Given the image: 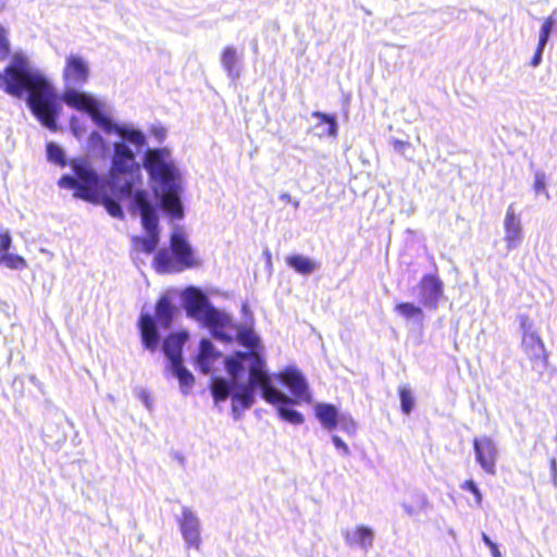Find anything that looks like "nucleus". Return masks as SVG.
Returning a JSON list of instances; mask_svg holds the SVG:
<instances>
[{
  "label": "nucleus",
  "mask_w": 557,
  "mask_h": 557,
  "mask_svg": "<svg viewBox=\"0 0 557 557\" xmlns=\"http://www.w3.org/2000/svg\"><path fill=\"white\" fill-rule=\"evenodd\" d=\"M237 338L243 346L250 349H255L259 345V338L251 330L239 332Z\"/></svg>",
  "instance_id": "nucleus-39"
},
{
  "label": "nucleus",
  "mask_w": 557,
  "mask_h": 557,
  "mask_svg": "<svg viewBox=\"0 0 557 557\" xmlns=\"http://www.w3.org/2000/svg\"><path fill=\"white\" fill-rule=\"evenodd\" d=\"M178 524L187 545L198 549L201 543V539L199 521L197 517L189 509L184 508Z\"/></svg>",
  "instance_id": "nucleus-15"
},
{
  "label": "nucleus",
  "mask_w": 557,
  "mask_h": 557,
  "mask_svg": "<svg viewBox=\"0 0 557 557\" xmlns=\"http://www.w3.org/2000/svg\"><path fill=\"white\" fill-rule=\"evenodd\" d=\"M221 357V352H219L210 339L202 338L199 342V352L196 357V362L199 367V370L203 374H209L211 372L212 366L216 359Z\"/></svg>",
  "instance_id": "nucleus-18"
},
{
  "label": "nucleus",
  "mask_w": 557,
  "mask_h": 557,
  "mask_svg": "<svg viewBox=\"0 0 557 557\" xmlns=\"http://www.w3.org/2000/svg\"><path fill=\"white\" fill-rule=\"evenodd\" d=\"M98 203H102L111 216L121 219V220L124 219V213H123V210H122L120 203L117 201L113 200L112 198H110L109 196H101V197L99 196Z\"/></svg>",
  "instance_id": "nucleus-37"
},
{
  "label": "nucleus",
  "mask_w": 557,
  "mask_h": 557,
  "mask_svg": "<svg viewBox=\"0 0 557 557\" xmlns=\"http://www.w3.org/2000/svg\"><path fill=\"white\" fill-rule=\"evenodd\" d=\"M475 460L481 468L491 475L496 472L498 449L495 442L488 436L475 437L473 440Z\"/></svg>",
  "instance_id": "nucleus-7"
},
{
  "label": "nucleus",
  "mask_w": 557,
  "mask_h": 557,
  "mask_svg": "<svg viewBox=\"0 0 557 557\" xmlns=\"http://www.w3.org/2000/svg\"><path fill=\"white\" fill-rule=\"evenodd\" d=\"M166 149H148L144 156V166L151 181L160 186L178 180L175 166L166 160Z\"/></svg>",
  "instance_id": "nucleus-6"
},
{
  "label": "nucleus",
  "mask_w": 557,
  "mask_h": 557,
  "mask_svg": "<svg viewBox=\"0 0 557 557\" xmlns=\"http://www.w3.org/2000/svg\"><path fill=\"white\" fill-rule=\"evenodd\" d=\"M550 469L554 473H557V460L555 458L550 459Z\"/></svg>",
  "instance_id": "nucleus-50"
},
{
  "label": "nucleus",
  "mask_w": 557,
  "mask_h": 557,
  "mask_svg": "<svg viewBox=\"0 0 557 557\" xmlns=\"http://www.w3.org/2000/svg\"><path fill=\"white\" fill-rule=\"evenodd\" d=\"M252 352L255 351H236L233 356L225 359V369L233 381L239 376L243 370V361L247 359L251 361Z\"/></svg>",
  "instance_id": "nucleus-29"
},
{
  "label": "nucleus",
  "mask_w": 557,
  "mask_h": 557,
  "mask_svg": "<svg viewBox=\"0 0 557 557\" xmlns=\"http://www.w3.org/2000/svg\"><path fill=\"white\" fill-rule=\"evenodd\" d=\"M420 300L422 306L436 310L444 294V284L438 275L424 274L419 282Z\"/></svg>",
  "instance_id": "nucleus-8"
},
{
  "label": "nucleus",
  "mask_w": 557,
  "mask_h": 557,
  "mask_svg": "<svg viewBox=\"0 0 557 557\" xmlns=\"http://www.w3.org/2000/svg\"><path fill=\"white\" fill-rule=\"evenodd\" d=\"M0 264H3L11 270H23L27 267V262L24 257L10 253L9 251L0 252Z\"/></svg>",
  "instance_id": "nucleus-32"
},
{
  "label": "nucleus",
  "mask_w": 557,
  "mask_h": 557,
  "mask_svg": "<svg viewBox=\"0 0 557 557\" xmlns=\"http://www.w3.org/2000/svg\"><path fill=\"white\" fill-rule=\"evenodd\" d=\"M172 370L180 381L182 387L189 388L195 383L194 375L184 367L183 360L171 363Z\"/></svg>",
  "instance_id": "nucleus-34"
},
{
  "label": "nucleus",
  "mask_w": 557,
  "mask_h": 557,
  "mask_svg": "<svg viewBox=\"0 0 557 557\" xmlns=\"http://www.w3.org/2000/svg\"><path fill=\"white\" fill-rule=\"evenodd\" d=\"M392 144L394 149L401 154H405L406 149L411 147V144L409 141H404L399 139H394Z\"/></svg>",
  "instance_id": "nucleus-46"
},
{
  "label": "nucleus",
  "mask_w": 557,
  "mask_h": 557,
  "mask_svg": "<svg viewBox=\"0 0 557 557\" xmlns=\"http://www.w3.org/2000/svg\"><path fill=\"white\" fill-rule=\"evenodd\" d=\"M394 310L406 320H417L421 323L424 320V312L422 308L410 301L396 304Z\"/></svg>",
  "instance_id": "nucleus-30"
},
{
  "label": "nucleus",
  "mask_w": 557,
  "mask_h": 557,
  "mask_svg": "<svg viewBox=\"0 0 557 557\" xmlns=\"http://www.w3.org/2000/svg\"><path fill=\"white\" fill-rule=\"evenodd\" d=\"M47 153L49 160L59 163L64 164V153L63 150L55 144L50 143L47 146Z\"/></svg>",
  "instance_id": "nucleus-41"
},
{
  "label": "nucleus",
  "mask_w": 557,
  "mask_h": 557,
  "mask_svg": "<svg viewBox=\"0 0 557 557\" xmlns=\"http://www.w3.org/2000/svg\"><path fill=\"white\" fill-rule=\"evenodd\" d=\"M10 54V44L8 40L7 30L0 25V61L8 58Z\"/></svg>",
  "instance_id": "nucleus-42"
},
{
  "label": "nucleus",
  "mask_w": 557,
  "mask_h": 557,
  "mask_svg": "<svg viewBox=\"0 0 557 557\" xmlns=\"http://www.w3.org/2000/svg\"><path fill=\"white\" fill-rule=\"evenodd\" d=\"M188 339L186 331H180L169 334L163 341V351L170 359L171 363L183 360V347Z\"/></svg>",
  "instance_id": "nucleus-16"
},
{
  "label": "nucleus",
  "mask_w": 557,
  "mask_h": 557,
  "mask_svg": "<svg viewBox=\"0 0 557 557\" xmlns=\"http://www.w3.org/2000/svg\"><path fill=\"white\" fill-rule=\"evenodd\" d=\"M62 75L67 85L82 86L88 81V64L82 57L71 54L65 59Z\"/></svg>",
  "instance_id": "nucleus-10"
},
{
  "label": "nucleus",
  "mask_w": 557,
  "mask_h": 557,
  "mask_svg": "<svg viewBox=\"0 0 557 557\" xmlns=\"http://www.w3.org/2000/svg\"><path fill=\"white\" fill-rule=\"evenodd\" d=\"M401 412L408 416L414 407V397L408 385H401L398 388Z\"/></svg>",
  "instance_id": "nucleus-35"
},
{
  "label": "nucleus",
  "mask_w": 557,
  "mask_h": 557,
  "mask_svg": "<svg viewBox=\"0 0 557 557\" xmlns=\"http://www.w3.org/2000/svg\"><path fill=\"white\" fill-rule=\"evenodd\" d=\"M0 89L17 99L27 94L26 103L37 121L52 132L58 129L60 97L49 79L32 69L24 57L15 55L0 72Z\"/></svg>",
  "instance_id": "nucleus-1"
},
{
  "label": "nucleus",
  "mask_w": 557,
  "mask_h": 557,
  "mask_svg": "<svg viewBox=\"0 0 557 557\" xmlns=\"http://www.w3.org/2000/svg\"><path fill=\"white\" fill-rule=\"evenodd\" d=\"M102 123H103V125H104L106 131L110 132V131H111V128H112V124H111V122H110L108 119H103V120H102Z\"/></svg>",
  "instance_id": "nucleus-51"
},
{
  "label": "nucleus",
  "mask_w": 557,
  "mask_h": 557,
  "mask_svg": "<svg viewBox=\"0 0 557 557\" xmlns=\"http://www.w3.org/2000/svg\"><path fill=\"white\" fill-rule=\"evenodd\" d=\"M522 349L532 368L544 369L548 363V354L539 334L532 331H524L522 335Z\"/></svg>",
  "instance_id": "nucleus-9"
},
{
  "label": "nucleus",
  "mask_w": 557,
  "mask_h": 557,
  "mask_svg": "<svg viewBox=\"0 0 557 557\" xmlns=\"http://www.w3.org/2000/svg\"><path fill=\"white\" fill-rule=\"evenodd\" d=\"M280 380L289 388L296 401H311L307 382L301 372L295 368H287L278 375Z\"/></svg>",
  "instance_id": "nucleus-11"
},
{
  "label": "nucleus",
  "mask_w": 557,
  "mask_h": 557,
  "mask_svg": "<svg viewBox=\"0 0 557 557\" xmlns=\"http://www.w3.org/2000/svg\"><path fill=\"white\" fill-rule=\"evenodd\" d=\"M465 487L473 488V487H475V485H474V483H473L472 481H467V482L465 483Z\"/></svg>",
  "instance_id": "nucleus-52"
},
{
  "label": "nucleus",
  "mask_w": 557,
  "mask_h": 557,
  "mask_svg": "<svg viewBox=\"0 0 557 557\" xmlns=\"http://www.w3.org/2000/svg\"><path fill=\"white\" fill-rule=\"evenodd\" d=\"M200 264V260L194 256L185 235L180 232L171 235L170 249H160L153 260V268L158 273L181 272Z\"/></svg>",
  "instance_id": "nucleus-3"
},
{
  "label": "nucleus",
  "mask_w": 557,
  "mask_h": 557,
  "mask_svg": "<svg viewBox=\"0 0 557 557\" xmlns=\"http://www.w3.org/2000/svg\"><path fill=\"white\" fill-rule=\"evenodd\" d=\"M63 100L67 106L76 110H82L89 113H95L97 111L95 100L89 96L76 90L65 91L63 95Z\"/></svg>",
  "instance_id": "nucleus-20"
},
{
  "label": "nucleus",
  "mask_w": 557,
  "mask_h": 557,
  "mask_svg": "<svg viewBox=\"0 0 557 557\" xmlns=\"http://www.w3.org/2000/svg\"><path fill=\"white\" fill-rule=\"evenodd\" d=\"M134 205L139 209L143 226L153 227L158 224V215L148 199L146 190H136L133 195Z\"/></svg>",
  "instance_id": "nucleus-17"
},
{
  "label": "nucleus",
  "mask_w": 557,
  "mask_h": 557,
  "mask_svg": "<svg viewBox=\"0 0 557 557\" xmlns=\"http://www.w3.org/2000/svg\"><path fill=\"white\" fill-rule=\"evenodd\" d=\"M482 541L490 548L493 557H503L496 543H494L485 533H482Z\"/></svg>",
  "instance_id": "nucleus-44"
},
{
  "label": "nucleus",
  "mask_w": 557,
  "mask_h": 557,
  "mask_svg": "<svg viewBox=\"0 0 557 557\" xmlns=\"http://www.w3.org/2000/svg\"><path fill=\"white\" fill-rule=\"evenodd\" d=\"M162 195L160 198L162 209L174 219L184 216L183 206L180 199V182L174 181L170 184L160 186Z\"/></svg>",
  "instance_id": "nucleus-12"
},
{
  "label": "nucleus",
  "mask_w": 557,
  "mask_h": 557,
  "mask_svg": "<svg viewBox=\"0 0 557 557\" xmlns=\"http://www.w3.org/2000/svg\"><path fill=\"white\" fill-rule=\"evenodd\" d=\"M555 26V20L552 16H548L544 20L541 30H540V38H539V45L541 47H545L547 44V40L549 38V35Z\"/></svg>",
  "instance_id": "nucleus-40"
},
{
  "label": "nucleus",
  "mask_w": 557,
  "mask_h": 557,
  "mask_svg": "<svg viewBox=\"0 0 557 557\" xmlns=\"http://www.w3.org/2000/svg\"><path fill=\"white\" fill-rule=\"evenodd\" d=\"M247 386L260 387L263 398L270 404H290L293 399L277 391L271 382L270 375L264 371V360L259 352H252L249 367V376Z\"/></svg>",
  "instance_id": "nucleus-5"
},
{
  "label": "nucleus",
  "mask_w": 557,
  "mask_h": 557,
  "mask_svg": "<svg viewBox=\"0 0 557 557\" xmlns=\"http://www.w3.org/2000/svg\"><path fill=\"white\" fill-rule=\"evenodd\" d=\"M220 60L224 71L232 78L239 77V58L235 47L226 46L220 54Z\"/></svg>",
  "instance_id": "nucleus-24"
},
{
  "label": "nucleus",
  "mask_w": 557,
  "mask_h": 557,
  "mask_svg": "<svg viewBox=\"0 0 557 557\" xmlns=\"http://www.w3.org/2000/svg\"><path fill=\"white\" fill-rule=\"evenodd\" d=\"M114 154L109 170L108 184L121 199L133 195L136 184L141 182L139 166L134 152L124 143L114 144Z\"/></svg>",
  "instance_id": "nucleus-2"
},
{
  "label": "nucleus",
  "mask_w": 557,
  "mask_h": 557,
  "mask_svg": "<svg viewBox=\"0 0 557 557\" xmlns=\"http://www.w3.org/2000/svg\"><path fill=\"white\" fill-rule=\"evenodd\" d=\"M201 321L207 327L212 331L224 330L231 322L230 318L220 312L214 307L210 306L207 308L206 312L198 320Z\"/></svg>",
  "instance_id": "nucleus-26"
},
{
  "label": "nucleus",
  "mask_w": 557,
  "mask_h": 557,
  "mask_svg": "<svg viewBox=\"0 0 557 557\" xmlns=\"http://www.w3.org/2000/svg\"><path fill=\"white\" fill-rule=\"evenodd\" d=\"M546 188L545 175L536 173L534 177V189L536 193L543 191Z\"/></svg>",
  "instance_id": "nucleus-45"
},
{
  "label": "nucleus",
  "mask_w": 557,
  "mask_h": 557,
  "mask_svg": "<svg viewBox=\"0 0 557 557\" xmlns=\"http://www.w3.org/2000/svg\"><path fill=\"white\" fill-rule=\"evenodd\" d=\"M146 232L147 236H133L132 237V245L133 249L137 252H144V253H152L158 244H159V230L158 224H154L153 227L149 226H143Z\"/></svg>",
  "instance_id": "nucleus-19"
},
{
  "label": "nucleus",
  "mask_w": 557,
  "mask_h": 557,
  "mask_svg": "<svg viewBox=\"0 0 557 557\" xmlns=\"http://www.w3.org/2000/svg\"><path fill=\"white\" fill-rule=\"evenodd\" d=\"M277 412H278L280 418H282L283 420H285L292 424H296V425L301 424L305 420L302 414L294 409L280 407L277 409Z\"/></svg>",
  "instance_id": "nucleus-38"
},
{
  "label": "nucleus",
  "mask_w": 557,
  "mask_h": 557,
  "mask_svg": "<svg viewBox=\"0 0 557 557\" xmlns=\"http://www.w3.org/2000/svg\"><path fill=\"white\" fill-rule=\"evenodd\" d=\"M345 540L349 545H359L363 548H369L373 543V532L366 525H358L354 532L347 531Z\"/></svg>",
  "instance_id": "nucleus-27"
},
{
  "label": "nucleus",
  "mask_w": 557,
  "mask_h": 557,
  "mask_svg": "<svg viewBox=\"0 0 557 557\" xmlns=\"http://www.w3.org/2000/svg\"><path fill=\"white\" fill-rule=\"evenodd\" d=\"M209 307L207 297L200 290L194 288L186 301L187 314L199 320Z\"/></svg>",
  "instance_id": "nucleus-22"
},
{
  "label": "nucleus",
  "mask_w": 557,
  "mask_h": 557,
  "mask_svg": "<svg viewBox=\"0 0 557 557\" xmlns=\"http://www.w3.org/2000/svg\"><path fill=\"white\" fill-rule=\"evenodd\" d=\"M471 491H472L473 493H475V494H478V493H479V490H476V488H473V490H471Z\"/></svg>",
  "instance_id": "nucleus-54"
},
{
  "label": "nucleus",
  "mask_w": 557,
  "mask_h": 557,
  "mask_svg": "<svg viewBox=\"0 0 557 557\" xmlns=\"http://www.w3.org/2000/svg\"><path fill=\"white\" fill-rule=\"evenodd\" d=\"M505 243L507 249L517 248L523 238L522 226L519 215L516 214L513 206L510 205L506 210L504 220Z\"/></svg>",
  "instance_id": "nucleus-14"
},
{
  "label": "nucleus",
  "mask_w": 557,
  "mask_h": 557,
  "mask_svg": "<svg viewBox=\"0 0 557 557\" xmlns=\"http://www.w3.org/2000/svg\"><path fill=\"white\" fill-rule=\"evenodd\" d=\"M334 445L337 447V448H343L345 451H348V447L347 445L342 441V438H339L338 436H333L332 438Z\"/></svg>",
  "instance_id": "nucleus-49"
},
{
  "label": "nucleus",
  "mask_w": 557,
  "mask_h": 557,
  "mask_svg": "<svg viewBox=\"0 0 557 557\" xmlns=\"http://www.w3.org/2000/svg\"><path fill=\"white\" fill-rule=\"evenodd\" d=\"M543 49H544V47L537 46L536 51H535V53H534V55H533V58L531 60V65L532 66H536V65L540 64L541 59H542Z\"/></svg>",
  "instance_id": "nucleus-47"
},
{
  "label": "nucleus",
  "mask_w": 557,
  "mask_h": 557,
  "mask_svg": "<svg viewBox=\"0 0 557 557\" xmlns=\"http://www.w3.org/2000/svg\"><path fill=\"white\" fill-rule=\"evenodd\" d=\"M12 246V236L8 230L0 225V252L9 251Z\"/></svg>",
  "instance_id": "nucleus-43"
},
{
  "label": "nucleus",
  "mask_w": 557,
  "mask_h": 557,
  "mask_svg": "<svg viewBox=\"0 0 557 557\" xmlns=\"http://www.w3.org/2000/svg\"><path fill=\"white\" fill-rule=\"evenodd\" d=\"M156 322L163 329H169L173 322L175 306L168 296H162L156 304Z\"/></svg>",
  "instance_id": "nucleus-21"
},
{
  "label": "nucleus",
  "mask_w": 557,
  "mask_h": 557,
  "mask_svg": "<svg viewBox=\"0 0 557 557\" xmlns=\"http://www.w3.org/2000/svg\"><path fill=\"white\" fill-rule=\"evenodd\" d=\"M286 263L296 272L305 275L312 273L317 268V264L311 259L300 255L288 256Z\"/></svg>",
  "instance_id": "nucleus-31"
},
{
  "label": "nucleus",
  "mask_w": 557,
  "mask_h": 557,
  "mask_svg": "<svg viewBox=\"0 0 557 557\" xmlns=\"http://www.w3.org/2000/svg\"><path fill=\"white\" fill-rule=\"evenodd\" d=\"M280 198L285 201L286 203H290L294 206V208H298L299 207V201L298 200H295L292 198V196L287 193H284L280 196Z\"/></svg>",
  "instance_id": "nucleus-48"
},
{
  "label": "nucleus",
  "mask_w": 557,
  "mask_h": 557,
  "mask_svg": "<svg viewBox=\"0 0 557 557\" xmlns=\"http://www.w3.org/2000/svg\"><path fill=\"white\" fill-rule=\"evenodd\" d=\"M312 116L318 120L315 127L320 128V132L318 133V136L320 138H322V137L335 138L337 136V122H336L335 116L320 112V111H314L312 113Z\"/></svg>",
  "instance_id": "nucleus-25"
},
{
  "label": "nucleus",
  "mask_w": 557,
  "mask_h": 557,
  "mask_svg": "<svg viewBox=\"0 0 557 557\" xmlns=\"http://www.w3.org/2000/svg\"><path fill=\"white\" fill-rule=\"evenodd\" d=\"M314 414L320 423L329 431L338 424V411L332 404L320 403L314 406Z\"/></svg>",
  "instance_id": "nucleus-23"
},
{
  "label": "nucleus",
  "mask_w": 557,
  "mask_h": 557,
  "mask_svg": "<svg viewBox=\"0 0 557 557\" xmlns=\"http://www.w3.org/2000/svg\"><path fill=\"white\" fill-rule=\"evenodd\" d=\"M73 171L76 177L63 175L58 182L59 186L73 189L75 198L97 205L99 202L97 173L85 162L75 163Z\"/></svg>",
  "instance_id": "nucleus-4"
},
{
  "label": "nucleus",
  "mask_w": 557,
  "mask_h": 557,
  "mask_svg": "<svg viewBox=\"0 0 557 557\" xmlns=\"http://www.w3.org/2000/svg\"><path fill=\"white\" fill-rule=\"evenodd\" d=\"M230 385L222 377H214L211 385V392L216 403L224 401L230 396Z\"/></svg>",
  "instance_id": "nucleus-33"
},
{
  "label": "nucleus",
  "mask_w": 557,
  "mask_h": 557,
  "mask_svg": "<svg viewBox=\"0 0 557 557\" xmlns=\"http://www.w3.org/2000/svg\"><path fill=\"white\" fill-rule=\"evenodd\" d=\"M92 136H96L97 138L101 139L98 133H94Z\"/></svg>",
  "instance_id": "nucleus-53"
},
{
  "label": "nucleus",
  "mask_w": 557,
  "mask_h": 557,
  "mask_svg": "<svg viewBox=\"0 0 557 557\" xmlns=\"http://www.w3.org/2000/svg\"><path fill=\"white\" fill-rule=\"evenodd\" d=\"M115 131L123 139L133 143L137 147H141L146 144L145 135L138 129H125L116 126Z\"/></svg>",
  "instance_id": "nucleus-36"
},
{
  "label": "nucleus",
  "mask_w": 557,
  "mask_h": 557,
  "mask_svg": "<svg viewBox=\"0 0 557 557\" xmlns=\"http://www.w3.org/2000/svg\"><path fill=\"white\" fill-rule=\"evenodd\" d=\"M137 326L143 346L147 350L154 352L158 349L160 343V335L154 318L149 313H141L139 315Z\"/></svg>",
  "instance_id": "nucleus-13"
},
{
  "label": "nucleus",
  "mask_w": 557,
  "mask_h": 557,
  "mask_svg": "<svg viewBox=\"0 0 557 557\" xmlns=\"http://www.w3.org/2000/svg\"><path fill=\"white\" fill-rule=\"evenodd\" d=\"M255 403L253 389L251 386L240 385L232 395V408L234 411L238 409H248Z\"/></svg>",
  "instance_id": "nucleus-28"
}]
</instances>
